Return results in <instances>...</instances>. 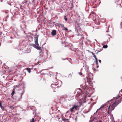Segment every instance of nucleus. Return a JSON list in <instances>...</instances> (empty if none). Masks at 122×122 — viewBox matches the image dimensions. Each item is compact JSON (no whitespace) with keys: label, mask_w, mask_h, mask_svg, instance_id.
Listing matches in <instances>:
<instances>
[{"label":"nucleus","mask_w":122,"mask_h":122,"mask_svg":"<svg viewBox=\"0 0 122 122\" xmlns=\"http://www.w3.org/2000/svg\"><path fill=\"white\" fill-rule=\"evenodd\" d=\"M119 94L120 95H122V91L120 92ZM122 100V95L121 96V97L120 98L119 100H118V102L115 101L112 104H110L109 105V107L107 111V113L109 114V111L111 112L112 110L114 109L115 107L117 106L118 104L120 103L121 101Z\"/></svg>","instance_id":"f257e3e1"},{"label":"nucleus","mask_w":122,"mask_h":122,"mask_svg":"<svg viewBox=\"0 0 122 122\" xmlns=\"http://www.w3.org/2000/svg\"><path fill=\"white\" fill-rule=\"evenodd\" d=\"M82 103L81 102H79L77 105H74L70 109V111L71 112H75V110H78L79 109L80 107L82 105Z\"/></svg>","instance_id":"f03ea898"},{"label":"nucleus","mask_w":122,"mask_h":122,"mask_svg":"<svg viewBox=\"0 0 122 122\" xmlns=\"http://www.w3.org/2000/svg\"><path fill=\"white\" fill-rule=\"evenodd\" d=\"M38 36H39L37 34H36L35 36L34 37L35 42L36 45V48L38 50L41 51V47H39V45L38 42Z\"/></svg>","instance_id":"7ed1b4c3"},{"label":"nucleus","mask_w":122,"mask_h":122,"mask_svg":"<svg viewBox=\"0 0 122 122\" xmlns=\"http://www.w3.org/2000/svg\"><path fill=\"white\" fill-rule=\"evenodd\" d=\"M93 16V17L92 18V19L93 20L95 21L96 20V19L95 17L96 14H95L93 11L91 12L90 13V14L89 16V18H90L91 17V16Z\"/></svg>","instance_id":"20e7f679"},{"label":"nucleus","mask_w":122,"mask_h":122,"mask_svg":"<svg viewBox=\"0 0 122 122\" xmlns=\"http://www.w3.org/2000/svg\"><path fill=\"white\" fill-rule=\"evenodd\" d=\"M52 35L53 36H54L56 34V31L55 30H53L51 32Z\"/></svg>","instance_id":"39448f33"},{"label":"nucleus","mask_w":122,"mask_h":122,"mask_svg":"<svg viewBox=\"0 0 122 122\" xmlns=\"http://www.w3.org/2000/svg\"><path fill=\"white\" fill-rule=\"evenodd\" d=\"M18 93H20L21 98L22 96L23 93V91L22 90H20L19 91Z\"/></svg>","instance_id":"423d86ee"},{"label":"nucleus","mask_w":122,"mask_h":122,"mask_svg":"<svg viewBox=\"0 0 122 122\" xmlns=\"http://www.w3.org/2000/svg\"><path fill=\"white\" fill-rule=\"evenodd\" d=\"M0 107H1L2 110H4L5 109V107H4L2 106V104L1 101H0Z\"/></svg>","instance_id":"0eeeda50"},{"label":"nucleus","mask_w":122,"mask_h":122,"mask_svg":"<svg viewBox=\"0 0 122 122\" xmlns=\"http://www.w3.org/2000/svg\"><path fill=\"white\" fill-rule=\"evenodd\" d=\"M106 105H102L101 107L99 109H98L97 111H96V113L97 112V111L99 110L100 109H101V108H102L104 107Z\"/></svg>","instance_id":"6e6552de"},{"label":"nucleus","mask_w":122,"mask_h":122,"mask_svg":"<svg viewBox=\"0 0 122 122\" xmlns=\"http://www.w3.org/2000/svg\"><path fill=\"white\" fill-rule=\"evenodd\" d=\"M62 120L64 121V122H70L69 120L68 119H66L65 118L63 119Z\"/></svg>","instance_id":"1a4fd4ad"},{"label":"nucleus","mask_w":122,"mask_h":122,"mask_svg":"<svg viewBox=\"0 0 122 122\" xmlns=\"http://www.w3.org/2000/svg\"><path fill=\"white\" fill-rule=\"evenodd\" d=\"M15 88H14L12 91V92L11 94V95H12V96L15 93Z\"/></svg>","instance_id":"9d476101"},{"label":"nucleus","mask_w":122,"mask_h":122,"mask_svg":"<svg viewBox=\"0 0 122 122\" xmlns=\"http://www.w3.org/2000/svg\"><path fill=\"white\" fill-rule=\"evenodd\" d=\"M73 73L71 72L70 73H69L68 74V77H71Z\"/></svg>","instance_id":"9b49d317"},{"label":"nucleus","mask_w":122,"mask_h":122,"mask_svg":"<svg viewBox=\"0 0 122 122\" xmlns=\"http://www.w3.org/2000/svg\"><path fill=\"white\" fill-rule=\"evenodd\" d=\"M29 73H30L31 71V69L30 68H26L25 69Z\"/></svg>","instance_id":"f8f14e48"},{"label":"nucleus","mask_w":122,"mask_h":122,"mask_svg":"<svg viewBox=\"0 0 122 122\" xmlns=\"http://www.w3.org/2000/svg\"><path fill=\"white\" fill-rule=\"evenodd\" d=\"M53 88L54 89H56V88H57V86L56 85H53Z\"/></svg>","instance_id":"ddd939ff"},{"label":"nucleus","mask_w":122,"mask_h":122,"mask_svg":"<svg viewBox=\"0 0 122 122\" xmlns=\"http://www.w3.org/2000/svg\"><path fill=\"white\" fill-rule=\"evenodd\" d=\"M102 50V49H97V50L96 51H98V52H99L101 51Z\"/></svg>","instance_id":"4468645a"},{"label":"nucleus","mask_w":122,"mask_h":122,"mask_svg":"<svg viewBox=\"0 0 122 122\" xmlns=\"http://www.w3.org/2000/svg\"><path fill=\"white\" fill-rule=\"evenodd\" d=\"M120 97V96H117L116 97H114V99H118Z\"/></svg>","instance_id":"2eb2a0df"},{"label":"nucleus","mask_w":122,"mask_h":122,"mask_svg":"<svg viewBox=\"0 0 122 122\" xmlns=\"http://www.w3.org/2000/svg\"><path fill=\"white\" fill-rule=\"evenodd\" d=\"M108 46L107 45H103V47L104 48H107Z\"/></svg>","instance_id":"dca6fc26"},{"label":"nucleus","mask_w":122,"mask_h":122,"mask_svg":"<svg viewBox=\"0 0 122 122\" xmlns=\"http://www.w3.org/2000/svg\"><path fill=\"white\" fill-rule=\"evenodd\" d=\"M95 62L97 64V65H98V60L97 59H95Z\"/></svg>","instance_id":"f3484780"},{"label":"nucleus","mask_w":122,"mask_h":122,"mask_svg":"<svg viewBox=\"0 0 122 122\" xmlns=\"http://www.w3.org/2000/svg\"><path fill=\"white\" fill-rule=\"evenodd\" d=\"M64 18L65 20V21H67V18L66 16H64Z\"/></svg>","instance_id":"a211bd4d"},{"label":"nucleus","mask_w":122,"mask_h":122,"mask_svg":"<svg viewBox=\"0 0 122 122\" xmlns=\"http://www.w3.org/2000/svg\"><path fill=\"white\" fill-rule=\"evenodd\" d=\"M30 122H35L34 121V119L33 118H32V120L30 121Z\"/></svg>","instance_id":"6ab92c4d"},{"label":"nucleus","mask_w":122,"mask_h":122,"mask_svg":"<svg viewBox=\"0 0 122 122\" xmlns=\"http://www.w3.org/2000/svg\"><path fill=\"white\" fill-rule=\"evenodd\" d=\"M64 30L66 31H68V29L67 28H66L64 27Z\"/></svg>","instance_id":"aec40b11"},{"label":"nucleus","mask_w":122,"mask_h":122,"mask_svg":"<svg viewBox=\"0 0 122 122\" xmlns=\"http://www.w3.org/2000/svg\"><path fill=\"white\" fill-rule=\"evenodd\" d=\"M19 87V85H16L15 86V87H14V88H15V89L17 88V87Z\"/></svg>","instance_id":"412c9836"},{"label":"nucleus","mask_w":122,"mask_h":122,"mask_svg":"<svg viewBox=\"0 0 122 122\" xmlns=\"http://www.w3.org/2000/svg\"><path fill=\"white\" fill-rule=\"evenodd\" d=\"M78 73L79 75L81 76V75L82 74V73L81 72H79Z\"/></svg>","instance_id":"4be33fe9"},{"label":"nucleus","mask_w":122,"mask_h":122,"mask_svg":"<svg viewBox=\"0 0 122 122\" xmlns=\"http://www.w3.org/2000/svg\"><path fill=\"white\" fill-rule=\"evenodd\" d=\"M77 28L78 29L79 31V30H80V27L78 25Z\"/></svg>","instance_id":"5701e85b"},{"label":"nucleus","mask_w":122,"mask_h":122,"mask_svg":"<svg viewBox=\"0 0 122 122\" xmlns=\"http://www.w3.org/2000/svg\"><path fill=\"white\" fill-rule=\"evenodd\" d=\"M93 57H94V58H95V59H97L96 57V56L95 55H94V56H93Z\"/></svg>","instance_id":"b1692460"},{"label":"nucleus","mask_w":122,"mask_h":122,"mask_svg":"<svg viewBox=\"0 0 122 122\" xmlns=\"http://www.w3.org/2000/svg\"><path fill=\"white\" fill-rule=\"evenodd\" d=\"M86 86H85V87H83L82 86V87H83V88L85 89L86 88Z\"/></svg>","instance_id":"393cba45"},{"label":"nucleus","mask_w":122,"mask_h":122,"mask_svg":"<svg viewBox=\"0 0 122 122\" xmlns=\"http://www.w3.org/2000/svg\"><path fill=\"white\" fill-rule=\"evenodd\" d=\"M91 53L92 54V55H93V56H94V55H95V54L92 52H91Z\"/></svg>","instance_id":"a878e982"},{"label":"nucleus","mask_w":122,"mask_h":122,"mask_svg":"<svg viewBox=\"0 0 122 122\" xmlns=\"http://www.w3.org/2000/svg\"><path fill=\"white\" fill-rule=\"evenodd\" d=\"M89 82H90V83H89V85H91H91H92V83H91V81H90Z\"/></svg>","instance_id":"bb28decb"},{"label":"nucleus","mask_w":122,"mask_h":122,"mask_svg":"<svg viewBox=\"0 0 122 122\" xmlns=\"http://www.w3.org/2000/svg\"><path fill=\"white\" fill-rule=\"evenodd\" d=\"M99 62L100 63H101V60H99Z\"/></svg>","instance_id":"cd10ccee"},{"label":"nucleus","mask_w":122,"mask_h":122,"mask_svg":"<svg viewBox=\"0 0 122 122\" xmlns=\"http://www.w3.org/2000/svg\"><path fill=\"white\" fill-rule=\"evenodd\" d=\"M42 52V50H41V51H40L39 53L40 54Z\"/></svg>","instance_id":"c85d7f7f"},{"label":"nucleus","mask_w":122,"mask_h":122,"mask_svg":"<svg viewBox=\"0 0 122 122\" xmlns=\"http://www.w3.org/2000/svg\"><path fill=\"white\" fill-rule=\"evenodd\" d=\"M76 31H77V32H78V29H77H77H76Z\"/></svg>","instance_id":"c756f323"},{"label":"nucleus","mask_w":122,"mask_h":122,"mask_svg":"<svg viewBox=\"0 0 122 122\" xmlns=\"http://www.w3.org/2000/svg\"><path fill=\"white\" fill-rule=\"evenodd\" d=\"M40 56H41L42 57V56H43V55H42L41 54L40 55Z\"/></svg>","instance_id":"7c9ffc66"},{"label":"nucleus","mask_w":122,"mask_h":122,"mask_svg":"<svg viewBox=\"0 0 122 122\" xmlns=\"http://www.w3.org/2000/svg\"><path fill=\"white\" fill-rule=\"evenodd\" d=\"M25 0V3H26L27 2V0Z\"/></svg>","instance_id":"2f4dec72"},{"label":"nucleus","mask_w":122,"mask_h":122,"mask_svg":"<svg viewBox=\"0 0 122 122\" xmlns=\"http://www.w3.org/2000/svg\"><path fill=\"white\" fill-rule=\"evenodd\" d=\"M98 52H97V53H96V54H97L98 53Z\"/></svg>","instance_id":"473e14b6"},{"label":"nucleus","mask_w":122,"mask_h":122,"mask_svg":"<svg viewBox=\"0 0 122 122\" xmlns=\"http://www.w3.org/2000/svg\"><path fill=\"white\" fill-rule=\"evenodd\" d=\"M24 33H25V31H24Z\"/></svg>","instance_id":"72a5a7b5"},{"label":"nucleus","mask_w":122,"mask_h":122,"mask_svg":"<svg viewBox=\"0 0 122 122\" xmlns=\"http://www.w3.org/2000/svg\"><path fill=\"white\" fill-rule=\"evenodd\" d=\"M108 36H109L110 37V36H109V35H108Z\"/></svg>","instance_id":"f704fd0d"},{"label":"nucleus","mask_w":122,"mask_h":122,"mask_svg":"<svg viewBox=\"0 0 122 122\" xmlns=\"http://www.w3.org/2000/svg\"><path fill=\"white\" fill-rule=\"evenodd\" d=\"M58 116H56V117H58Z\"/></svg>","instance_id":"c9c22d12"},{"label":"nucleus","mask_w":122,"mask_h":122,"mask_svg":"<svg viewBox=\"0 0 122 122\" xmlns=\"http://www.w3.org/2000/svg\"><path fill=\"white\" fill-rule=\"evenodd\" d=\"M97 67H98V66H97Z\"/></svg>","instance_id":"e433bc0d"},{"label":"nucleus","mask_w":122,"mask_h":122,"mask_svg":"<svg viewBox=\"0 0 122 122\" xmlns=\"http://www.w3.org/2000/svg\"><path fill=\"white\" fill-rule=\"evenodd\" d=\"M115 122V121H114V122Z\"/></svg>","instance_id":"4c0bfd02"}]
</instances>
